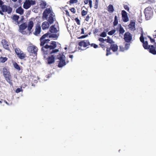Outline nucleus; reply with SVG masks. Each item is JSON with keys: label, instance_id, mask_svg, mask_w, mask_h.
<instances>
[{"label": "nucleus", "instance_id": "nucleus-43", "mask_svg": "<svg viewBox=\"0 0 156 156\" xmlns=\"http://www.w3.org/2000/svg\"><path fill=\"white\" fill-rule=\"evenodd\" d=\"M21 88H18L16 89V93H19L21 91Z\"/></svg>", "mask_w": 156, "mask_h": 156}, {"label": "nucleus", "instance_id": "nucleus-57", "mask_svg": "<svg viewBox=\"0 0 156 156\" xmlns=\"http://www.w3.org/2000/svg\"><path fill=\"white\" fill-rule=\"evenodd\" d=\"M23 0H18V2L20 3H21Z\"/></svg>", "mask_w": 156, "mask_h": 156}, {"label": "nucleus", "instance_id": "nucleus-20", "mask_svg": "<svg viewBox=\"0 0 156 156\" xmlns=\"http://www.w3.org/2000/svg\"><path fill=\"white\" fill-rule=\"evenodd\" d=\"M38 3L40 7L42 9L45 8L46 7L47 3L44 1L39 0Z\"/></svg>", "mask_w": 156, "mask_h": 156}, {"label": "nucleus", "instance_id": "nucleus-34", "mask_svg": "<svg viewBox=\"0 0 156 156\" xmlns=\"http://www.w3.org/2000/svg\"><path fill=\"white\" fill-rule=\"evenodd\" d=\"M116 32L115 30H112L108 33V34L110 35H112L114 34Z\"/></svg>", "mask_w": 156, "mask_h": 156}, {"label": "nucleus", "instance_id": "nucleus-14", "mask_svg": "<svg viewBox=\"0 0 156 156\" xmlns=\"http://www.w3.org/2000/svg\"><path fill=\"white\" fill-rule=\"evenodd\" d=\"M140 40L143 43V46L144 48L145 49H147L149 47V46L148 45V43L147 41H144L142 34H141Z\"/></svg>", "mask_w": 156, "mask_h": 156}, {"label": "nucleus", "instance_id": "nucleus-28", "mask_svg": "<svg viewBox=\"0 0 156 156\" xmlns=\"http://www.w3.org/2000/svg\"><path fill=\"white\" fill-rule=\"evenodd\" d=\"M119 27V31L120 34H123L125 32V31L123 27H122L120 24L118 25Z\"/></svg>", "mask_w": 156, "mask_h": 156}, {"label": "nucleus", "instance_id": "nucleus-26", "mask_svg": "<svg viewBox=\"0 0 156 156\" xmlns=\"http://www.w3.org/2000/svg\"><path fill=\"white\" fill-rule=\"evenodd\" d=\"M16 13H19L20 15H22L23 13V10L21 7H20L16 9Z\"/></svg>", "mask_w": 156, "mask_h": 156}, {"label": "nucleus", "instance_id": "nucleus-17", "mask_svg": "<svg viewBox=\"0 0 156 156\" xmlns=\"http://www.w3.org/2000/svg\"><path fill=\"white\" fill-rule=\"evenodd\" d=\"M47 62L49 64L53 63L55 62V57L53 55L48 56L47 59Z\"/></svg>", "mask_w": 156, "mask_h": 156}, {"label": "nucleus", "instance_id": "nucleus-58", "mask_svg": "<svg viewBox=\"0 0 156 156\" xmlns=\"http://www.w3.org/2000/svg\"><path fill=\"white\" fill-rule=\"evenodd\" d=\"M0 13L1 15H3V12H2L1 10L0 11Z\"/></svg>", "mask_w": 156, "mask_h": 156}, {"label": "nucleus", "instance_id": "nucleus-41", "mask_svg": "<svg viewBox=\"0 0 156 156\" xmlns=\"http://www.w3.org/2000/svg\"><path fill=\"white\" fill-rule=\"evenodd\" d=\"M87 13V12L84 10H83L82 11V15L83 16H84L86 15Z\"/></svg>", "mask_w": 156, "mask_h": 156}, {"label": "nucleus", "instance_id": "nucleus-42", "mask_svg": "<svg viewBox=\"0 0 156 156\" xmlns=\"http://www.w3.org/2000/svg\"><path fill=\"white\" fill-rule=\"evenodd\" d=\"M89 3L90 8H91L92 7V1L91 0H89Z\"/></svg>", "mask_w": 156, "mask_h": 156}, {"label": "nucleus", "instance_id": "nucleus-32", "mask_svg": "<svg viewBox=\"0 0 156 156\" xmlns=\"http://www.w3.org/2000/svg\"><path fill=\"white\" fill-rule=\"evenodd\" d=\"M8 59L6 57H1L0 58V62L2 63H4Z\"/></svg>", "mask_w": 156, "mask_h": 156}, {"label": "nucleus", "instance_id": "nucleus-12", "mask_svg": "<svg viewBox=\"0 0 156 156\" xmlns=\"http://www.w3.org/2000/svg\"><path fill=\"white\" fill-rule=\"evenodd\" d=\"M1 9L3 12H7L9 14L12 11V9L11 8L5 5H3Z\"/></svg>", "mask_w": 156, "mask_h": 156}, {"label": "nucleus", "instance_id": "nucleus-40", "mask_svg": "<svg viewBox=\"0 0 156 156\" xmlns=\"http://www.w3.org/2000/svg\"><path fill=\"white\" fill-rule=\"evenodd\" d=\"M124 8L127 11H129V6L127 5H124Z\"/></svg>", "mask_w": 156, "mask_h": 156}, {"label": "nucleus", "instance_id": "nucleus-59", "mask_svg": "<svg viewBox=\"0 0 156 156\" xmlns=\"http://www.w3.org/2000/svg\"><path fill=\"white\" fill-rule=\"evenodd\" d=\"M100 45L101 47L104 46L102 44H100Z\"/></svg>", "mask_w": 156, "mask_h": 156}, {"label": "nucleus", "instance_id": "nucleus-7", "mask_svg": "<svg viewBox=\"0 0 156 156\" xmlns=\"http://www.w3.org/2000/svg\"><path fill=\"white\" fill-rule=\"evenodd\" d=\"M146 18L147 20H149L153 15V11L150 8H147L145 9L144 11Z\"/></svg>", "mask_w": 156, "mask_h": 156}, {"label": "nucleus", "instance_id": "nucleus-9", "mask_svg": "<svg viewBox=\"0 0 156 156\" xmlns=\"http://www.w3.org/2000/svg\"><path fill=\"white\" fill-rule=\"evenodd\" d=\"M35 4V2L33 0H26L23 5V8L27 9L29 8L31 5H34Z\"/></svg>", "mask_w": 156, "mask_h": 156}, {"label": "nucleus", "instance_id": "nucleus-19", "mask_svg": "<svg viewBox=\"0 0 156 156\" xmlns=\"http://www.w3.org/2000/svg\"><path fill=\"white\" fill-rule=\"evenodd\" d=\"M41 31V27L40 25H37L35 28V31L34 33V34L36 35H37L39 34Z\"/></svg>", "mask_w": 156, "mask_h": 156}, {"label": "nucleus", "instance_id": "nucleus-5", "mask_svg": "<svg viewBox=\"0 0 156 156\" xmlns=\"http://www.w3.org/2000/svg\"><path fill=\"white\" fill-rule=\"evenodd\" d=\"M65 56L63 54H60L57 56V58L59 60L58 61L59 67H62L66 65Z\"/></svg>", "mask_w": 156, "mask_h": 156}, {"label": "nucleus", "instance_id": "nucleus-61", "mask_svg": "<svg viewBox=\"0 0 156 156\" xmlns=\"http://www.w3.org/2000/svg\"><path fill=\"white\" fill-rule=\"evenodd\" d=\"M64 49H65V50H66L67 49V48L66 47L64 48Z\"/></svg>", "mask_w": 156, "mask_h": 156}, {"label": "nucleus", "instance_id": "nucleus-62", "mask_svg": "<svg viewBox=\"0 0 156 156\" xmlns=\"http://www.w3.org/2000/svg\"><path fill=\"white\" fill-rule=\"evenodd\" d=\"M98 0H96V2H98Z\"/></svg>", "mask_w": 156, "mask_h": 156}, {"label": "nucleus", "instance_id": "nucleus-60", "mask_svg": "<svg viewBox=\"0 0 156 156\" xmlns=\"http://www.w3.org/2000/svg\"><path fill=\"white\" fill-rule=\"evenodd\" d=\"M13 2H15L17 1V0H12Z\"/></svg>", "mask_w": 156, "mask_h": 156}, {"label": "nucleus", "instance_id": "nucleus-54", "mask_svg": "<svg viewBox=\"0 0 156 156\" xmlns=\"http://www.w3.org/2000/svg\"><path fill=\"white\" fill-rule=\"evenodd\" d=\"M84 29H83V28H82L81 29V34H84Z\"/></svg>", "mask_w": 156, "mask_h": 156}, {"label": "nucleus", "instance_id": "nucleus-27", "mask_svg": "<svg viewBox=\"0 0 156 156\" xmlns=\"http://www.w3.org/2000/svg\"><path fill=\"white\" fill-rule=\"evenodd\" d=\"M114 10L113 6L112 5H109L108 7V11L109 12H112Z\"/></svg>", "mask_w": 156, "mask_h": 156}, {"label": "nucleus", "instance_id": "nucleus-8", "mask_svg": "<svg viewBox=\"0 0 156 156\" xmlns=\"http://www.w3.org/2000/svg\"><path fill=\"white\" fill-rule=\"evenodd\" d=\"M15 52L19 58L20 59H23L26 57V54L19 48H15Z\"/></svg>", "mask_w": 156, "mask_h": 156}, {"label": "nucleus", "instance_id": "nucleus-16", "mask_svg": "<svg viewBox=\"0 0 156 156\" xmlns=\"http://www.w3.org/2000/svg\"><path fill=\"white\" fill-rule=\"evenodd\" d=\"M79 45L80 46H83L86 47L90 45L89 41L87 40H84L79 43Z\"/></svg>", "mask_w": 156, "mask_h": 156}, {"label": "nucleus", "instance_id": "nucleus-56", "mask_svg": "<svg viewBox=\"0 0 156 156\" xmlns=\"http://www.w3.org/2000/svg\"><path fill=\"white\" fill-rule=\"evenodd\" d=\"M4 102L8 105H9V104L5 100H4Z\"/></svg>", "mask_w": 156, "mask_h": 156}, {"label": "nucleus", "instance_id": "nucleus-35", "mask_svg": "<svg viewBox=\"0 0 156 156\" xmlns=\"http://www.w3.org/2000/svg\"><path fill=\"white\" fill-rule=\"evenodd\" d=\"M129 44L126 43L125 44V48L126 50H127L129 48Z\"/></svg>", "mask_w": 156, "mask_h": 156}, {"label": "nucleus", "instance_id": "nucleus-55", "mask_svg": "<svg viewBox=\"0 0 156 156\" xmlns=\"http://www.w3.org/2000/svg\"><path fill=\"white\" fill-rule=\"evenodd\" d=\"M69 57L70 58H71L72 59L73 58V55H69Z\"/></svg>", "mask_w": 156, "mask_h": 156}, {"label": "nucleus", "instance_id": "nucleus-51", "mask_svg": "<svg viewBox=\"0 0 156 156\" xmlns=\"http://www.w3.org/2000/svg\"><path fill=\"white\" fill-rule=\"evenodd\" d=\"M89 0H85L84 1L85 4H87L89 2Z\"/></svg>", "mask_w": 156, "mask_h": 156}, {"label": "nucleus", "instance_id": "nucleus-37", "mask_svg": "<svg viewBox=\"0 0 156 156\" xmlns=\"http://www.w3.org/2000/svg\"><path fill=\"white\" fill-rule=\"evenodd\" d=\"M69 2L70 4L76 3L78 2V0H70Z\"/></svg>", "mask_w": 156, "mask_h": 156}, {"label": "nucleus", "instance_id": "nucleus-1", "mask_svg": "<svg viewBox=\"0 0 156 156\" xmlns=\"http://www.w3.org/2000/svg\"><path fill=\"white\" fill-rule=\"evenodd\" d=\"M42 18L46 19L50 24L53 23L55 20V17L51 8L45 9L43 13Z\"/></svg>", "mask_w": 156, "mask_h": 156}, {"label": "nucleus", "instance_id": "nucleus-25", "mask_svg": "<svg viewBox=\"0 0 156 156\" xmlns=\"http://www.w3.org/2000/svg\"><path fill=\"white\" fill-rule=\"evenodd\" d=\"M50 31L51 33H55L58 32V30L54 26H51L50 28Z\"/></svg>", "mask_w": 156, "mask_h": 156}, {"label": "nucleus", "instance_id": "nucleus-11", "mask_svg": "<svg viewBox=\"0 0 156 156\" xmlns=\"http://www.w3.org/2000/svg\"><path fill=\"white\" fill-rule=\"evenodd\" d=\"M32 19L29 20L26 24L27 27V31L28 34H29L32 32V29L34 26V21L32 20Z\"/></svg>", "mask_w": 156, "mask_h": 156}, {"label": "nucleus", "instance_id": "nucleus-3", "mask_svg": "<svg viewBox=\"0 0 156 156\" xmlns=\"http://www.w3.org/2000/svg\"><path fill=\"white\" fill-rule=\"evenodd\" d=\"M37 48L34 46H30L27 48V50L30 55V59H32V62L36 61L37 58Z\"/></svg>", "mask_w": 156, "mask_h": 156}, {"label": "nucleus", "instance_id": "nucleus-13", "mask_svg": "<svg viewBox=\"0 0 156 156\" xmlns=\"http://www.w3.org/2000/svg\"><path fill=\"white\" fill-rule=\"evenodd\" d=\"M124 39L127 42H129L132 39L131 34L129 32L126 33L124 35Z\"/></svg>", "mask_w": 156, "mask_h": 156}, {"label": "nucleus", "instance_id": "nucleus-6", "mask_svg": "<svg viewBox=\"0 0 156 156\" xmlns=\"http://www.w3.org/2000/svg\"><path fill=\"white\" fill-rule=\"evenodd\" d=\"M3 72L4 76L5 77L6 80L9 83H11V75L10 73L7 70L6 68H4L3 69Z\"/></svg>", "mask_w": 156, "mask_h": 156}, {"label": "nucleus", "instance_id": "nucleus-2", "mask_svg": "<svg viewBox=\"0 0 156 156\" xmlns=\"http://www.w3.org/2000/svg\"><path fill=\"white\" fill-rule=\"evenodd\" d=\"M56 42L54 41H52L50 45L46 44L45 47L42 48V51L44 55L48 54H51L52 53L58 51V49L53 50L56 47Z\"/></svg>", "mask_w": 156, "mask_h": 156}, {"label": "nucleus", "instance_id": "nucleus-33", "mask_svg": "<svg viewBox=\"0 0 156 156\" xmlns=\"http://www.w3.org/2000/svg\"><path fill=\"white\" fill-rule=\"evenodd\" d=\"M118 23V17L117 16H115L114 18V21L113 23V24L114 26L117 25Z\"/></svg>", "mask_w": 156, "mask_h": 156}, {"label": "nucleus", "instance_id": "nucleus-18", "mask_svg": "<svg viewBox=\"0 0 156 156\" xmlns=\"http://www.w3.org/2000/svg\"><path fill=\"white\" fill-rule=\"evenodd\" d=\"M2 44L3 45L4 48L7 50H9V43L5 39L2 40Z\"/></svg>", "mask_w": 156, "mask_h": 156}, {"label": "nucleus", "instance_id": "nucleus-36", "mask_svg": "<svg viewBox=\"0 0 156 156\" xmlns=\"http://www.w3.org/2000/svg\"><path fill=\"white\" fill-rule=\"evenodd\" d=\"M107 34L106 32H103L100 35V36L102 37H105L106 36Z\"/></svg>", "mask_w": 156, "mask_h": 156}, {"label": "nucleus", "instance_id": "nucleus-39", "mask_svg": "<svg viewBox=\"0 0 156 156\" xmlns=\"http://www.w3.org/2000/svg\"><path fill=\"white\" fill-rule=\"evenodd\" d=\"M120 50L122 51H126L125 47L122 46H120Z\"/></svg>", "mask_w": 156, "mask_h": 156}, {"label": "nucleus", "instance_id": "nucleus-31", "mask_svg": "<svg viewBox=\"0 0 156 156\" xmlns=\"http://www.w3.org/2000/svg\"><path fill=\"white\" fill-rule=\"evenodd\" d=\"M107 38H108L107 39H105V41H106L107 42L111 44L114 43V41L112 39L110 38L109 37H108Z\"/></svg>", "mask_w": 156, "mask_h": 156}, {"label": "nucleus", "instance_id": "nucleus-46", "mask_svg": "<svg viewBox=\"0 0 156 156\" xmlns=\"http://www.w3.org/2000/svg\"><path fill=\"white\" fill-rule=\"evenodd\" d=\"M91 46H93L94 48H97L98 47V45L95 44H91Z\"/></svg>", "mask_w": 156, "mask_h": 156}, {"label": "nucleus", "instance_id": "nucleus-63", "mask_svg": "<svg viewBox=\"0 0 156 156\" xmlns=\"http://www.w3.org/2000/svg\"><path fill=\"white\" fill-rule=\"evenodd\" d=\"M0 103H2V101H0Z\"/></svg>", "mask_w": 156, "mask_h": 156}, {"label": "nucleus", "instance_id": "nucleus-23", "mask_svg": "<svg viewBox=\"0 0 156 156\" xmlns=\"http://www.w3.org/2000/svg\"><path fill=\"white\" fill-rule=\"evenodd\" d=\"M49 23L48 22L44 21L43 23L42 27L43 30H45L49 28Z\"/></svg>", "mask_w": 156, "mask_h": 156}, {"label": "nucleus", "instance_id": "nucleus-38", "mask_svg": "<svg viewBox=\"0 0 156 156\" xmlns=\"http://www.w3.org/2000/svg\"><path fill=\"white\" fill-rule=\"evenodd\" d=\"M111 54L110 52V49L109 48H107V53L106 54V56H108Z\"/></svg>", "mask_w": 156, "mask_h": 156}, {"label": "nucleus", "instance_id": "nucleus-64", "mask_svg": "<svg viewBox=\"0 0 156 156\" xmlns=\"http://www.w3.org/2000/svg\"><path fill=\"white\" fill-rule=\"evenodd\" d=\"M116 55H118V53H116Z\"/></svg>", "mask_w": 156, "mask_h": 156}, {"label": "nucleus", "instance_id": "nucleus-22", "mask_svg": "<svg viewBox=\"0 0 156 156\" xmlns=\"http://www.w3.org/2000/svg\"><path fill=\"white\" fill-rule=\"evenodd\" d=\"M149 50V52L153 54H156V50H155V48L153 46H149L148 48H147Z\"/></svg>", "mask_w": 156, "mask_h": 156}, {"label": "nucleus", "instance_id": "nucleus-4", "mask_svg": "<svg viewBox=\"0 0 156 156\" xmlns=\"http://www.w3.org/2000/svg\"><path fill=\"white\" fill-rule=\"evenodd\" d=\"M48 36L49 37H52L54 38H57L58 36L56 34L49 35L48 33L46 34L43 35L40 38L41 46H44L45 44L48 43L50 40L48 39H45L46 37H48Z\"/></svg>", "mask_w": 156, "mask_h": 156}, {"label": "nucleus", "instance_id": "nucleus-49", "mask_svg": "<svg viewBox=\"0 0 156 156\" xmlns=\"http://www.w3.org/2000/svg\"><path fill=\"white\" fill-rule=\"evenodd\" d=\"M70 11L71 12H73L74 13L75 12V9L74 8H73L70 9Z\"/></svg>", "mask_w": 156, "mask_h": 156}, {"label": "nucleus", "instance_id": "nucleus-53", "mask_svg": "<svg viewBox=\"0 0 156 156\" xmlns=\"http://www.w3.org/2000/svg\"><path fill=\"white\" fill-rule=\"evenodd\" d=\"M75 20H76L77 24H80V20L77 18H76Z\"/></svg>", "mask_w": 156, "mask_h": 156}, {"label": "nucleus", "instance_id": "nucleus-45", "mask_svg": "<svg viewBox=\"0 0 156 156\" xmlns=\"http://www.w3.org/2000/svg\"><path fill=\"white\" fill-rule=\"evenodd\" d=\"M99 40L100 41L102 42H104V41H105V40H104L102 38H100L99 39Z\"/></svg>", "mask_w": 156, "mask_h": 156}, {"label": "nucleus", "instance_id": "nucleus-24", "mask_svg": "<svg viewBox=\"0 0 156 156\" xmlns=\"http://www.w3.org/2000/svg\"><path fill=\"white\" fill-rule=\"evenodd\" d=\"M110 48L114 52H115L118 50V46L115 44H112L111 45Z\"/></svg>", "mask_w": 156, "mask_h": 156}, {"label": "nucleus", "instance_id": "nucleus-30", "mask_svg": "<svg viewBox=\"0 0 156 156\" xmlns=\"http://www.w3.org/2000/svg\"><path fill=\"white\" fill-rule=\"evenodd\" d=\"M19 18V16L17 15H14L12 17V19L16 21L15 23L16 24V23H17V24H18V23L17 21H18Z\"/></svg>", "mask_w": 156, "mask_h": 156}, {"label": "nucleus", "instance_id": "nucleus-48", "mask_svg": "<svg viewBox=\"0 0 156 156\" xmlns=\"http://www.w3.org/2000/svg\"><path fill=\"white\" fill-rule=\"evenodd\" d=\"M88 35H83V36H81L79 37L78 38L79 39H82V38H85L86 37H87Z\"/></svg>", "mask_w": 156, "mask_h": 156}, {"label": "nucleus", "instance_id": "nucleus-47", "mask_svg": "<svg viewBox=\"0 0 156 156\" xmlns=\"http://www.w3.org/2000/svg\"><path fill=\"white\" fill-rule=\"evenodd\" d=\"M3 2L2 1L0 0V7L1 8H2V6L3 5Z\"/></svg>", "mask_w": 156, "mask_h": 156}, {"label": "nucleus", "instance_id": "nucleus-21", "mask_svg": "<svg viewBox=\"0 0 156 156\" xmlns=\"http://www.w3.org/2000/svg\"><path fill=\"white\" fill-rule=\"evenodd\" d=\"M129 27L130 29L133 31L135 30V22L134 20H132L131 21L129 24Z\"/></svg>", "mask_w": 156, "mask_h": 156}, {"label": "nucleus", "instance_id": "nucleus-10", "mask_svg": "<svg viewBox=\"0 0 156 156\" xmlns=\"http://www.w3.org/2000/svg\"><path fill=\"white\" fill-rule=\"evenodd\" d=\"M27 26L25 23L22 24L19 27L20 32L23 34H28L27 29H26Z\"/></svg>", "mask_w": 156, "mask_h": 156}, {"label": "nucleus", "instance_id": "nucleus-29", "mask_svg": "<svg viewBox=\"0 0 156 156\" xmlns=\"http://www.w3.org/2000/svg\"><path fill=\"white\" fill-rule=\"evenodd\" d=\"M13 65L14 68L18 70H20V67L19 65L16 62H14L13 63Z\"/></svg>", "mask_w": 156, "mask_h": 156}, {"label": "nucleus", "instance_id": "nucleus-44", "mask_svg": "<svg viewBox=\"0 0 156 156\" xmlns=\"http://www.w3.org/2000/svg\"><path fill=\"white\" fill-rule=\"evenodd\" d=\"M98 2H96L95 3V5L94 6V8L95 9H97L98 7Z\"/></svg>", "mask_w": 156, "mask_h": 156}, {"label": "nucleus", "instance_id": "nucleus-15", "mask_svg": "<svg viewBox=\"0 0 156 156\" xmlns=\"http://www.w3.org/2000/svg\"><path fill=\"white\" fill-rule=\"evenodd\" d=\"M122 20L124 22H127L129 21V19L127 12L125 10H122Z\"/></svg>", "mask_w": 156, "mask_h": 156}, {"label": "nucleus", "instance_id": "nucleus-52", "mask_svg": "<svg viewBox=\"0 0 156 156\" xmlns=\"http://www.w3.org/2000/svg\"><path fill=\"white\" fill-rule=\"evenodd\" d=\"M65 12H66V15L69 16V13L68 12V11L67 10H65Z\"/></svg>", "mask_w": 156, "mask_h": 156}, {"label": "nucleus", "instance_id": "nucleus-50", "mask_svg": "<svg viewBox=\"0 0 156 156\" xmlns=\"http://www.w3.org/2000/svg\"><path fill=\"white\" fill-rule=\"evenodd\" d=\"M90 18V17L89 15H87L85 19V20L86 21H88Z\"/></svg>", "mask_w": 156, "mask_h": 156}]
</instances>
